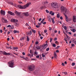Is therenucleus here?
Wrapping results in <instances>:
<instances>
[{"instance_id":"obj_3","label":"nucleus","mask_w":76,"mask_h":76,"mask_svg":"<svg viewBox=\"0 0 76 76\" xmlns=\"http://www.w3.org/2000/svg\"><path fill=\"white\" fill-rule=\"evenodd\" d=\"M8 63L9 64V67L12 68L13 67V66H14V60H13L9 62Z\"/></svg>"},{"instance_id":"obj_45","label":"nucleus","mask_w":76,"mask_h":76,"mask_svg":"<svg viewBox=\"0 0 76 76\" xmlns=\"http://www.w3.org/2000/svg\"><path fill=\"white\" fill-rule=\"evenodd\" d=\"M52 13H53V11H51L50 12L49 14L51 15V14H52Z\"/></svg>"},{"instance_id":"obj_51","label":"nucleus","mask_w":76,"mask_h":76,"mask_svg":"<svg viewBox=\"0 0 76 76\" xmlns=\"http://www.w3.org/2000/svg\"><path fill=\"white\" fill-rule=\"evenodd\" d=\"M26 26H29V25L28 24V23H26Z\"/></svg>"},{"instance_id":"obj_35","label":"nucleus","mask_w":76,"mask_h":76,"mask_svg":"<svg viewBox=\"0 0 76 76\" xmlns=\"http://www.w3.org/2000/svg\"><path fill=\"white\" fill-rule=\"evenodd\" d=\"M72 66H75V63L74 62L72 64Z\"/></svg>"},{"instance_id":"obj_34","label":"nucleus","mask_w":76,"mask_h":76,"mask_svg":"<svg viewBox=\"0 0 76 76\" xmlns=\"http://www.w3.org/2000/svg\"><path fill=\"white\" fill-rule=\"evenodd\" d=\"M47 48V47L44 46V47L42 48L43 50H45V49H46V48Z\"/></svg>"},{"instance_id":"obj_54","label":"nucleus","mask_w":76,"mask_h":76,"mask_svg":"<svg viewBox=\"0 0 76 76\" xmlns=\"http://www.w3.org/2000/svg\"><path fill=\"white\" fill-rule=\"evenodd\" d=\"M65 31L66 33V34H68V31L67 30H65Z\"/></svg>"},{"instance_id":"obj_12","label":"nucleus","mask_w":76,"mask_h":76,"mask_svg":"<svg viewBox=\"0 0 76 76\" xmlns=\"http://www.w3.org/2000/svg\"><path fill=\"white\" fill-rule=\"evenodd\" d=\"M46 7H45V5H44V6L41 7L40 8V9H41V10H42V9H44V8H45Z\"/></svg>"},{"instance_id":"obj_64","label":"nucleus","mask_w":76,"mask_h":76,"mask_svg":"<svg viewBox=\"0 0 76 76\" xmlns=\"http://www.w3.org/2000/svg\"><path fill=\"white\" fill-rule=\"evenodd\" d=\"M55 43H56V44H58V41H56L55 42Z\"/></svg>"},{"instance_id":"obj_56","label":"nucleus","mask_w":76,"mask_h":76,"mask_svg":"<svg viewBox=\"0 0 76 76\" xmlns=\"http://www.w3.org/2000/svg\"><path fill=\"white\" fill-rule=\"evenodd\" d=\"M38 43H39V42H38V41L36 42H35V44L36 45L38 44Z\"/></svg>"},{"instance_id":"obj_5","label":"nucleus","mask_w":76,"mask_h":76,"mask_svg":"<svg viewBox=\"0 0 76 76\" xmlns=\"http://www.w3.org/2000/svg\"><path fill=\"white\" fill-rule=\"evenodd\" d=\"M0 54H3V55H6L7 56H9L11 54L10 53H7L5 51H4V52H3V51H0Z\"/></svg>"},{"instance_id":"obj_50","label":"nucleus","mask_w":76,"mask_h":76,"mask_svg":"<svg viewBox=\"0 0 76 76\" xmlns=\"http://www.w3.org/2000/svg\"><path fill=\"white\" fill-rule=\"evenodd\" d=\"M30 33H29V35H32V31H29Z\"/></svg>"},{"instance_id":"obj_1","label":"nucleus","mask_w":76,"mask_h":76,"mask_svg":"<svg viewBox=\"0 0 76 76\" xmlns=\"http://www.w3.org/2000/svg\"><path fill=\"white\" fill-rule=\"evenodd\" d=\"M31 3L29 2L27 3L24 6H22V5H18V7H19V9H26V7H29V6L31 4Z\"/></svg>"},{"instance_id":"obj_42","label":"nucleus","mask_w":76,"mask_h":76,"mask_svg":"<svg viewBox=\"0 0 76 76\" xmlns=\"http://www.w3.org/2000/svg\"><path fill=\"white\" fill-rule=\"evenodd\" d=\"M47 32V30H45L44 31V33H46Z\"/></svg>"},{"instance_id":"obj_31","label":"nucleus","mask_w":76,"mask_h":76,"mask_svg":"<svg viewBox=\"0 0 76 76\" xmlns=\"http://www.w3.org/2000/svg\"><path fill=\"white\" fill-rule=\"evenodd\" d=\"M76 31V29H74V28H73L72 29V32H75V31Z\"/></svg>"},{"instance_id":"obj_57","label":"nucleus","mask_w":76,"mask_h":76,"mask_svg":"<svg viewBox=\"0 0 76 76\" xmlns=\"http://www.w3.org/2000/svg\"><path fill=\"white\" fill-rule=\"evenodd\" d=\"M49 29L50 31H51V30H52V28H51L50 27H49Z\"/></svg>"},{"instance_id":"obj_36","label":"nucleus","mask_w":76,"mask_h":76,"mask_svg":"<svg viewBox=\"0 0 76 76\" xmlns=\"http://www.w3.org/2000/svg\"><path fill=\"white\" fill-rule=\"evenodd\" d=\"M50 42H52V41H53V39L51 38H50Z\"/></svg>"},{"instance_id":"obj_33","label":"nucleus","mask_w":76,"mask_h":76,"mask_svg":"<svg viewBox=\"0 0 76 76\" xmlns=\"http://www.w3.org/2000/svg\"><path fill=\"white\" fill-rule=\"evenodd\" d=\"M34 54L36 55H38V52H37V51H35L34 53Z\"/></svg>"},{"instance_id":"obj_6","label":"nucleus","mask_w":76,"mask_h":76,"mask_svg":"<svg viewBox=\"0 0 76 76\" xmlns=\"http://www.w3.org/2000/svg\"><path fill=\"white\" fill-rule=\"evenodd\" d=\"M11 22H13V23H16V22H18V20L13 19H11Z\"/></svg>"},{"instance_id":"obj_49","label":"nucleus","mask_w":76,"mask_h":76,"mask_svg":"<svg viewBox=\"0 0 76 76\" xmlns=\"http://www.w3.org/2000/svg\"><path fill=\"white\" fill-rule=\"evenodd\" d=\"M47 45H48V44L47 43H46L44 45V47H46V46H47Z\"/></svg>"},{"instance_id":"obj_15","label":"nucleus","mask_w":76,"mask_h":76,"mask_svg":"<svg viewBox=\"0 0 76 76\" xmlns=\"http://www.w3.org/2000/svg\"><path fill=\"white\" fill-rule=\"evenodd\" d=\"M66 37L68 39V41H70V37H69V36H67V34H66Z\"/></svg>"},{"instance_id":"obj_52","label":"nucleus","mask_w":76,"mask_h":76,"mask_svg":"<svg viewBox=\"0 0 76 76\" xmlns=\"http://www.w3.org/2000/svg\"><path fill=\"white\" fill-rule=\"evenodd\" d=\"M20 58H24V56H20Z\"/></svg>"},{"instance_id":"obj_14","label":"nucleus","mask_w":76,"mask_h":76,"mask_svg":"<svg viewBox=\"0 0 76 76\" xmlns=\"http://www.w3.org/2000/svg\"><path fill=\"white\" fill-rule=\"evenodd\" d=\"M25 16H29V14L28 12H26V13H24Z\"/></svg>"},{"instance_id":"obj_21","label":"nucleus","mask_w":76,"mask_h":76,"mask_svg":"<svg viewBox=\"0 0 76 76\" xmlns=\"http://www.w3.org/2000/svg\"><path fill=\"white\" fill-rule=\"evenodd\" d=\"M51 19L52 20V22L53 23H55V21H54V19L53 18H51Z\"/></svg>"},{"instance_id":"obj_19","label":"nucleus","mask_w":76,"mask_h":76,"mask_svg":"<svg viewBox=\"0 0 76 76\" xmlns=\"http://www.w3.org/2000/svg\"><path fill=\"white\" fill-rule=\"evenodd\" d=\"M76 19V17L75 16H73V21L74 22H76V21L75 20Z\"/></svg>"},{"instance_id":"obj_28","label":"nucleus","mask_w":76,"mask_h":76,"mask_svg":"<svg viewBox=\"0 0 76 76\" xmlns=\"http://www.w3.org/2000/svg\"><path fill=\"white\" fill-rule=\"evenodd\" d=\"M13 48L14 50H16V49H18V47H14Z\"/></svg>"},{"instance_id":"obj_22","label":"nucleus","mask_w":76,"mask_h":76,"mask_svg":"<svg viewBox=\"0 0 76 76\" xmlns=\"http://www.w3.org/2000/svg\"><path fill=\"white\" fill-rule=\"evenodd\" d=\"M65 13L66 14H68L69 13L68 12H67V9H66L65 10Z\"/></svg>"},{"instance_id":"obj_39","label":"nucleus","mask_w":76,"mask_h":76,"mask_svg":"<svg viewBox=\"0 0 76 76\" xmlns=\"http://www.w3.org/2000/svg\"><path fill=\"white\" fill-rule=\"evenodd\" d=\"M54 13H55L54 12H52V13L51 14V15L52 16H54Z\"/></svg>"},{"instance_id":"obj_27","label":"nucleus","mask_w":76,"mask_h":76,"mask_svg":"<svg viewBox=\"0 0 76 76\" xmlns=\"http://www.w3.org/2000/svg\"><path fill=\"white\" fill-rule=\"evenodd\" d=\"M57 18H60V15L59 14H58L57 15Z\"/></svg>"},{"instance_id":"obj_59","label":"nucleus","mask_w":76,"mask_h":76,"mask_svg":"<svg viewBox=\"0 0 76 76\" xmlns=\"http://www.w3.org/2000/svg\"><path fill=\"white\" fill-rule=\"evenodd\" d=\"M74 46H75V45L74 44L72 43V47H74Z\"/></svg>"},{"instance_id":"obj_44","label":"nucleus","mask_w":76,"mask_h":76,"mask_svg":"<svg viewBox=\"0 0 76 76\" xmlns=\"http://www.w3.org/2000/svg\"><path fill=\"white\" fill-rule=\"evenodd\" d=\"M46 13H49V11L48 10H46Z\"/></svg>"},{"instance_id":"obj_58","label":"nucleus","mask_w":76,"mask_h":76,"mask_svg":"<svg viewBox=\"0 0 76 76\" xmlns=\"http://www.w3.org/2000/svg\"><path fill=\"white\" fill-rule=\"evenodd\" d=\"M60 46H57L56 48H57V49H58V48H60Z\"/></svg>"},{"instance_id":"obj_38","label":"nucleus","mask_w":76,"mask_h":76,"mask_svg":"<svg viewBox=\"0 0 76 76\" xmlns=\"http://www.w3.org/2000/svg\"><path fill=\"white\" fill-rule=\"evenodd\" d=\"M67 38H65L64 39V40L65 42L67 41Z\"/></svg>"},{"instance_id":"obj_29","label":"nucleus","mask_w":76,"mask_h":76,"mask_svg":"<svg viewBox=\"0 0 76 76\" xmlns=\"http://www.w3.org/2000/svg\"><path fill=\"white\" fill-rule=\"evenodd\" d=\"M49 50H50V48H48L46 49V51H49Z\"/></svg>"},{"instance_id":"obj_43","label":"nucleus","mask_w":76,"mask_h":76,"mask_svg":"<svg viewBox=\"0 0 76 76\" xmlns=\"http://www.w3.org/2000/svg\"><path fill=\"white\" fill-rule=\"evenodd\" d=\"M30 53H31V54L33 53H32V50H30Z\"/></svg>"},{"instance_id":"obj_10","label":"nucleus","mask_w":76,"mask_h":76,"mask_svg":"<svg viewBox=\"0 0 76 76\" xmlns=\"http://www.w3.org/2000/svg\"><path fill=\"white\" fill-rule=\"evenodd\" d=\"M61 12H64V10H65V9H66V8L63 6H61Z\"/></svg>"},{"instance_id":"obj_20","label":"nucleus","mask_w":76,"mask_h":76,"mask_svg":"<svg viewBox=\"0 0 76 76\" xmlns=\"http://www.w3.org/2000/svg\"><path fill=\"white\" fill-rule=\"evenodd\" d=\"M13 32H14V33H19V31H16V30H14L13 31Z\"/></svg>"},{"instance_id":"obj_63","label":"nucleus","mask_w":76,"mask_h":76,"mask_svg":"<svg viewBox=\"0 0 76 76\" xmlns=\"http://www.w3.org/2000/svg\"><path fill=\"white\" fill-rule=\"evenodd\" d=\"M26 34L27 35H29V33L28 32H26Z\"/></svg>"},{"instance_id":"obj_18","label":"nucleus","mask_w":76,"mask_h":76,"mask_svg":"<svg viewBox=\"0 0 76 76\" xmlns=\"http://www.w3.org/2000/svg\"><path fill=\"white\" fill-rule=\"evenodd\" d=\"M48 2L47 1H44L43 3V4H48Z\"/></svg>"},{"instance_id":"obj_30","label":"nucleus","mask_w":76,"mask_h":76,"mask_svg":"<svg viewBox=\"0 0 76 76\" xmlns=\"http://www.w3.org/2000/svg\"><path fill=\"white\" fill-rule=\"evenodd\" d=\"M42 57H45V55H44V53H42Z\"/></svg>"},{"instance_id":"obj_46","label":"nucleus","mask_w":76,"mask_h":76,"mask_svg":"<svg viewBox=\"0 0 76 76\" xmlns=\"http://www.w3.org/2000/svg\"><path fill=\"white\" fill-rule=\"evenodd\" d=\"M64 75H67V72H64Z\"/></svg>"},{"instance_id":"obj_13","label":"nucleus","mask_w":76,"mask_h":76,"mask_svg":"<svg viewBox=\"0 0 76 76\" xmlns=\"http://www.w3.org/2000/svg\"><path fill=\"white\" fill-rule=\"evenodd\" d=\"M51 18V17L49 16H48V20H49V22H51V20L50 19Z\"/></svg>"},{"instance_id":"obj_7","label":"nucleus","mask_w":76,"mask_h":76,"mask_svg":"<svg viewBox=\"0 0 76 76\" xmlns=\"http://www.w3.org/2000/svg\"><path fill=\"white\" fill-rule=\"evenodd\" d=\"M1 14V15H5V13H6V12L5 11L3 10H1L0 11Z\"/></svg>"},{"instance_id":"obj_16","label":"nucleus","mask_w":76,"mask_h":76,"mask_svg":"<svg viewBox=\"0 0 76 76\" xmlns=\"http://www.w3.org/2000/svg\"><path fill=\"white\" fill-rule=\"evenodd\" d=\"M31 31H32V32H33L34 34H35L36 33V31L34 30V29H31Z\"/></svg>"},{"instance_id":"obj_47","label":"nucleus","mask_w":76,"mask_h":76,"mask_svg":"<svg viewBox=\"0 0 76 76\" xmlns=\"http://www.w3.org/2000/svg\"><path fill=\"white\" fill-rule=\"evenodd\" d=\"M64 29L65 30H67V27L66 26H64Z\"/></svg>"},{"instance_id":"obj_23","label":"nucleus","mask_w":76,"mask_h":76,"mask_svg":"<svg viewBox=\"0 0 76 76\" xmlns=\"http://www.w3.org/2000/svg\"><path fill=\"white\" fill-rule=\"evenodd\" d=\"M26 37H27V41H29V37H28V36H27Z\"/></svg>"},{"instance_id":"obj_32","label":"nucleus","mask_w":76,"mask_h":76,"mask_svg":"<svg viewBox=\"0 0 76 76\" xmlns=\"http://www.w3.org/2000/svg\"><path fill=\"white\" fill-rule=\"evenodd\" d=\"M52 45L53 46V47H56V44H53Z\"/></svg>"},{"instance_id":"obj_25","label":"nucleus","mask_w":76,"mask_h":76,"mask_svg":"<svg viewBox=\"0 0 76 76\" xmlns=\"http://www.w3.org/2000/svg\"><path fill=\"white\" fill-rule=\"evenodd\" d=\"M4 20V23H7V22H8L7 21V20H6V19H5V20Z\"/></svg>"},{"instance_id":"obj_2","label":"nucleus","mask_w":76,"mask_h":76,"mask_svg":"<svg viewBox=\"0 0 76 76\" xmlns=\"http://www.w3.org/2000/svg\"><path fill=\"white\" fill-rule=\"evenodd\" d=\"M35 66H34L29 65L28 66V69L29 71H33L35 69Z\"/></svg>"},{"instance_id":"obj_9","label":"nucleus","mask_w":76,"mask_h":76,"mask_svg":"<svg viewBox=\"0 0 76 76\" xmlns=\"http://www.w3.org/2000/svg\"><path fill=\"white\" fill-rule=\"evenodd\" d=\"M64 15H65V16L66 17V22H69V18H68V17H67V16L66 15V14L65 13H64Z\"/></svg>"},{"instance_id":"obj_24","label":"nucleus","mask_w":76,"mask_h":76,"mask_svg":"<svg viewBox=\"0 0 76 76\" xmlns=\"http://www.w3.org/2000/svg\"><path fill=\"white\" fill-rule=\"evenodd\" d=\"M36 48H37V50H40V47H39V46H36Z\"/></svg>"},{"instance_id":"obj_4","label":"nucleus","mask_w":76,"mask_h":76,"mask_svg":"<svg viewBox=\"0 0 76 76\" xmlns=\"http://www.w3.org/2000/svg\"><path fill=\"white\" fill-rule=\"evenodd\" d=\"M51 6L54 8H58V5L57 3H52L51 4Z\"/></svg>"},{"instance_id":"obj_11","label":"nucleus","mask_w":76,"mask_h":76,"mask_svg":"<svg viewBox=\"0 0 76 76\" xmlns=\"http://www.w3.org/2000/svg\"><path fill=\"white\" fill-rule=\"evenodd\" d=\"M15 13L18 16H20V15L21 14V12H19L17 11H15Z\"/></svg>"},{"instance_id":"obj_41","label":"nucleus","mask_w":76,"mask_h":76,"mask_svg":"<svg viewBox=\"0 0 76 76\" xmlns=\"http://www.w3.org/2000/svg\"><path fill=\"white\" fill-rule=\"evenodd\" d=\"M36 58H39V55H37L36 56Z\"/></svg>"},{"instance_id":"obj_60","label":"nucleus","mask_w":76,"mask_h":76,"mask_svg":"<svg viewBox=\"0 0 76 76\" xmlns=\"http://www.w3.org/2000/svg\"><path fill=\"white\" fill-rule=\"evenodd\" d=\"M11 26L10 25H9L7 26V28H9V27H11Z\"/></svg>"},{"instance_id":"obj_8","label":"nucleus","mask_w":76,"mask_h":76,"mask_svg":"<svg viewBox=\"0 0 76 76\" xmlns=\"http://www.w3.org/2000/svg\"><path fill=\"white\" fill-rule=\"evenodd\" d=\"M8 13L10 15H11L12 16H15V15L14 13L12 12H11L10 11H8Z\"/></svg>"},{"instance_id":"obj_55","label":"nucleus","mask_w":76,"mask_h":76,"mask_svg":"<svg viewBox=\"0 0 76 76\" xmlns=\"http://www.w3.org/2000/svg\"><path fill=\"white\" fill-rule=\"evenodd\" d=\"M41 20H42V18H40L39 19V22H40V21H41Z\"/></svg>"},{"instance_id":"obj_61","label":"nucleus","mask_w":76,"mask_h":76,"mask_svg":"<svg viewBox=\"0 0 76 76\" xmlns=\"http://www.w3.org/2000/svg\"><path fill=\"white\" fill-rule=\"evenodd\" d=\"M60 19H61V20H62V19H63V17L61 16V17H60Z\"/></svg>"},{"instance_id":"obj_62","label":"nucleus","mask_w":76,"mask_h":76,"mask_svg":"<svg viewBox=\"0 0 76 76\" xmlns=\"http://www.w3.org/2000/svg\"><path fill=\"white\" fill-rule=\"evenodd\" d=\"M56 53H59V50H56Z\"/></svg>"},{"instance_id":"obj_40","label":"nucleus","mask_w":76,"mask_h":76,"mask_svg":"<svg viewBox=\"0 0 76 76\" xmlns=\"http://www.w3.org/2000/svg\"><path fill=\"white\" fill-rule=\"evenodd\" d=\"M9 4H11V5H13V4L12 2H9Z\"/></svg>"},{"instance_id":"obj_26","label":"nucleus","mask_w":76,"mask_h":76,"mask_svg":"<svg viewBox=\"0 0 76 76\" xmlns=\"http://www.w3.org/2000/svg\"><path fill=\"white\" fill-rule=\"evenodd\" d=\"M45 20V18L43 19L42 20V21H41V23H43L44 21V20Z\"/></svg>"},{"instance_id":"obj_17","label":"nucleus","mask_w":76,"mask_h":76,"mask_svg":"<svg viewBox=\"0 0 76 76\" xmlns=\"http://www.w3.org/2000/svg\"><path fill=\"white\" fill-rule=\"evenodd\" d=\"M6 19L4 18H2V22L3 23H4V20H5Z\"/></svg>"},{"instance_id":"obj_53","label":"nucleus","mask_w":76,"mask_h":76,"mask_svg":"<svg viewBox=\"0 0 76 76\" xmlns=\"http://www.w3.org/2000/svg\"><path fill=\"white\" fill-rule=\"evenodd\" d=\"M74 39V40L72 41V43H75V39Z\"/></svg>"},{"instance_id":"obj_48","label":"nucleus","mask_w":76,"mask_h":76,"mask_svg":"<svg viewBox=\"0 0 76 76\" xmlns=\"http://www.w3.org/2000/svg\"><path fill=\"white\" fill-rule=\"evenodd\" d=\"M57 40V38L56 37H55L54 39V41H56V40Z\"/></svg>"},{"instance_id":"obj_37","label":"nucleus","mask_w":76,"mask_h":76,"mask_svg":"<svg viewBox=\"0 0 76 76\" xmlns=\"http://www.w3.org/2000/svg\"><path fill=\"white\" fill-rule=\"evenodd\" d=\"M14 25H15V26H17V25H18V23H15Z\"/></svg>"}]
</instances>
